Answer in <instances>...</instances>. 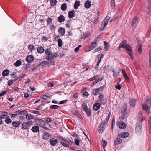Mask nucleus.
Here are the masks:
<instances>
[{"mask_svg": "<svg viewBox=\"0 0 151 151\" xmlns=\"http://www.w3.org/2000/svg\"><path fill=\"white\" fill-rule=\"evenodd\" d=\"M138 17H135L134 18L131 22H132V26H133L138 21Z\"/></svg>", "mask_w": 151, "mask_h": 151, "instance_id": "bb28decb", "label": "nucleus"}, {"mask_svg": "<svg viewBox=\"0 0 151 151\" xmlns=\"http://www.w3.org/2000/svg\"><path fill=\"white\" fill-rule=\"evenodd\" d=\"M129 134L127 132H123L119 134L118 135V137L120 138H126L128 137Z\"/></svg>", "mask_w": 151, "mask_h": 151, "instance_id": "6e6552de", "label": "nucleus"}, {"mask_svg": "<svg viewBox=\"0 0 151 151\" xmlns=\"http://www.w3.org/2000/svg\"><path fill=\"white\" fill-rule=\"evenodd\" d=\"M64 140L68 143L70 145L72 143V142L70 140V139L68 138L65 139H64Z\"/></svg>", "mask_w": 151, "mask_h": 151, "instance_id": "5fc2aeb1", "label": "nucleus"}, {"mask_svg": "<svg viewBox=\"0 0 151 151\" xmlns=\"http://www.w3.org/2000/svg\"><path fill=\"white\" fill-rule=\"evenodd\" d=\"M142 47L141 45H140L139 47L138 50V53L139 54H141L142 52Z\"/></svg>", "mask_w": 151, "mask_h": 151, "instance_id": "13d9d810", "label": "nucleus"}, {"mask_svg": "<svg viewBox=\"0 0 151 151\" xmlns=\"http://www.w3.org/2000/svg\"><path fill=\"white\" fill-rule=\"evenodd\" d=\"M58 32L62 35H64L65 32V29L64 28L61 27L58 29Z\"/></svg>", "mask_w": 151, "mask_h": 151, "instance_id": "6ab92c4d", "label": "nucleus"}, {"mask_svg": "<svg viewBox=\"0 0 151 151\" xmlns=\"http://www.w3.org/2000/svg\"><path fill=\"white\" fill-rule=\"evenodd\" d=\"M97 45V43L96 42H92L91 43V45L88 47L89 49L87 51H89L95 48L96 47Z\"/></svg>", "mask_w": 151, "mask_h": 151, "instance_id": "1a4fd4ad", "label": "nucleus"}, {"mask_svg": "<svg viewBox=\"0 0 151 151\" xmlns=\"http://www.w3.org/2000/svg\"><path fill=\"white\" fill-rule=\"evenodd\" d=\"M50 144L52 146H55L58 142V140L55 138H52L50 140Z\"/></svg>", "mask_w": 151, "mask_h": 151, "instance_id": "4468645a", "label": "nucleus"}, {"mask_svg": "<svg viewBox=\"0 0 151 151\" xmlns=\"http://www.w3.org/2000/svg\"><path fill=\"white\" fill-rule=\"evenodd\" d=\"M59 106L57 105H53L50 106V108L51 109H56L58 108Z\"/></svg>", "mask_w": 151, "mask_h": 151, "instance_id": "09e8293b", "label": "nucleus"}, {"mask_svg": "<svg viewBox=\"0 0 151 151\" xmlns=\"http://www.w3.org/2000/svg\"><path fill=\"white\" fill-rule=\"evenodd\" d=\"M76 117L79 118L80 119H82V117L80 114H78V113L76 112Z\"/></svg>", "mask_w": 151, "mask_h": 151, "instance_id": "680f3d73", "label": "nucleus"}, {"mask_svg": "<svg viewBox=\"0 0 151 151\" xmlns=\"http://www.w3.org/2000/svg\"><path fill=\"white\" fill-rule=\"evenodd\" d=\"M151 106V99L147 96L145 103L142 106V109L144 111L148 110Z\"/></svg>", "mask_w": 151, "mask_h": 151, "instance_id": "f03ea898", "label": "nucleus"}, {"mask_svg": "<svg viewBox=\"0 0 151 151\" xmlns=\"http://www.w3.org/2000/svg\"><path fill=\"white\" fill-rule=\"evenodd\" d=\"M47 24H49L51 23L52 22V19L51 18H48L47 20Z\"/></svg>", "mask_w": 151, "mask_h": 151, "instance_id": "6e6d98bb", "label": "nucleus"}, {"mask_svg": "<svg viewBox=\"0 0 151 151\" xmlns=\"http://www.w3.org/2000/svg\"><path fill=\"white\" fill-rule=\"evenodd\" d=\"M84 111L86 113L87 116H88L89 117L91 115V110L90 109H88L86 110H84Z\"/></svg>", "mask_w": 151, "mask_h": 151, "instance_id": "37998d69", "label": "nucleus"}, {"mask_svg": "<svg viewBox=\"0 0 151 151\" xmlns=\"http://www.w3.org/2000/svg\"><path fill=\"white\" fill-rule=\"evenodd\" d=\"M26 60L27 62L30 63L33 61L34 57L32 55H29L26 57Z\"/></svg>", "mask_w": 151, "mask_h": 151, "instance_id": "dca6fc26", "label": "nucleus"}, {"mask_svg": "<svg viewBox=\"0 0 151 151\" xmlns=\"http://www.w3.org/2000/svg\"><path fill=\"white\" fill-rule=\"evenodd\" d=\"M136 102V100L135 99H131L130 101V106L133 107L134 106Z\"/></svg>", "mask_w": 151, "mask_h": 151, "instance_id": "393cba45", "label": "nucleus"}, {"mask_svg": "<svg viewBox=\"0 0 151 151\" xmlns=\"http://www.w3.org/2000/svg\"><path fill=\"white\" fill-rule=\"evenodd\" d=\"M103 56V55L102 54H100L98 56V61L101 62Z\"/></svg>", "mask_w": 151, "mask_h": 151, "instance_id": "603ef678", "label": "nucleus"}, {"mask_svg": "<svg viewBox=\"0 0 151 151\" xmlns=\"http://www.w3.org/2000/svg\"><path fill=\"white\" fill-rule=\"evenodd\" d=\"M81 137L80 136H78L76 134V145L79 146L80 144H81L82 141L81 139Z\"/></svg>", "mask_w": 151, "mask_h": 151, "instance_id": "ddd939ff", "label": "nucleus"}, {"mask_svg": "<svg viewBox=\"0 0 151 151\" xmlns=\"http://www.w3.org/2000/svg\"><path fill=\"white\" fill-rule=\"evenodd\" d=\"M81 35V38H86L89 37L90 34L88 32H85Z\"/></svg>", "mask_w": 151, "mask_h": 151, "instance_id": "412c9836", "label": "nucleus"}, {"mask_svg": "<svg viewBox=\"0 0 151 151\" xmlns=\"http://www.w3.org/2000/svg\"><path fill=\"white\" fill-rule=\"evenodd\" d=\"M60 143L61 144H62L63 146L64 147H67L69 146V145L68 144L66 143H65L63 142H60Z\"/></svg>", "mask_w": 151, "mask_h": 151, "instance_id": "bf43d9fd", "label": "nucleus"}, {"mask_svg": "<svg viewBox=\"0 0 151 151\" xmlns=\"http://www.w3.org/2000/svg\"><path fill=\"white\" fill-rule=\"evenodd\" d=\"M103 89V88H97V89H95L93 91V94L95 95H98V94L99 93V91L100 90H102Z\"/></svg>", "mask_w": 151, "mask_h": 151, "instance_id": "cd10ccee", "label": "nucleus"}, {"mask_svg": "<svg viewBox=\"0 0 151 151\" xmlns=\"http://www.w3.org/2000/svg\"><path fill=\"white\" fill-rule=\"evenodd\" d=\"M119 127L121 129H124L126 126L125 123L122 122H118L116 123Z\"/></svg>", "mask_w": 151, "mask_h": 151, "instance_id": "9b49d317", "label": "nucleus"}, {"mask_svg": "<svg viewBox=\"0 0 151 151\" xmlns=\"http://www.w3.org/2000/svg\"><path fill=\"white\" fill-rule=\"evenodd\" d=\"M50 30L52 31H53L55 30V27L53 25H50Z\"/></svg>", "mask_w": 151, "mask_h": 151, "instance_id": "3c124183", "label": "nucleus"}, {"mask_svg": "<svg viewBox=\"0 0 151 151\" xmlns=\"http://www.w3.org/2000/svg\"><path fill=\"white\" fill-rule=\"evenodd\" d=\"M21 64L22 62L21 61L18 60L15 63L14 65L16 67H18L21 65Z\"/></svg>", "mask_w": 151, "mask_h": 151, "instance_id": "58836bf2", "label": "nucleus"}, {"mask_svg": "<svg viewBox=\"0 0 151 151\" xmlns=\"http://www.w3.org/2000/svg\"><path fill=\"white\" fill-rule=\"evenodd\" d=\"M97 101L100 103L101 104H104L105 103L104 96L102 94H100L98 97Z\"/></svg>", "mask_w": 151, "mask_h": 151, "instance_id": "0eeeda50", "label": "nucleus"}, {"mask_svg": "<svg viewBox=\"0 0 151 151\" xmlns=\"http://www.w3.org/2000/svg\"><path fill=\"white\" fill-rule=\"evenodd\" d=\"M36 124L40 127H45V122L43 120L40 119H36L35 120Z\"/></svg>", "mask_w": 151, "mask_h": 151, "instance_id": "20e7f679", "label": "nucleus"}, {"mask_svg": "<svg viewBox=\"0 0 151 151\" xmlns=\"http://www.w3.org/2000/svg\"><path fill=\"white\" fill-rule=\"evenodd\" d=\"M126 41L125 40L122 41L118 47V49H120L121 48H125V44H127L126 43Z\"/></svg>", "mask_w": 151, "mask_h": 151, "instance_id": "a878e982", "label": "nucleus"}, {"mask_svg": "<svg viewBox=\"0 0 151 151\" xmlns=\"http://www.w3.org/2000/svg\"><path fill=\"white\" fill-rule=\"evenodd\" d=\"M107 23L104 20L101 22V26L99 28V30L102 31L104 30V28L106 27Z\"/></svg>", "mask_w": 151, "mask_h": 151, "instance_id": "f8f14e48", "label": "nucleus"}, {"mask_svg": "<svg viewBox=\"0 0 151 151\" xmlns=\"http://www.w3.org/2000/svg\"><path fill=\"white\" fill-rule=\"evenodd\" d=\"M98 77V76H97V75L95 76L92 77L91 78L89 79V81H92L94 80L96 78H97Z\"/></svg>", "mask_w": 151, "mask_h": 151, "instance_id": "4d7b16f0", "label": "nucleus"}, {"mask_svg": "<svg viewBox=\"0 0 151 151\" xmlns=\"http://www.w3.org/2000/svg\"><path fill=\"white\" fill-rule=\"evenodd\" d=\"M28 49L30 51H32L35 49V46L33 45H30L28 46Z\"/></svg>", "mask_w": 151, "mask_h": 151, "instance_id": "4c0bfd02", "label": "nucleus"}, {"mask_svg": "<svg viewBox=\"0 0 151 151\" xmlns=\"http://www.w3.org/2000/svg\"><path fill=\"white\" fill-rule=\"evenodd\" d=\"M26 118L27 120H30L33 118L31 114H28L27 113Z\"/></svg>", "mask_w": 151, "mask_h": 151, "instance_id": "a18cd8bd", "label": "nucleus"}, {"mask_svg": "<svg viewBox=\"0 0 151 151\" xmlns=\"http://www.w3.org/2000/svg\"><path fill=\"white\" fill-rule=\"evenodd\" d=\"M13 80H10L8 83V85L9 86H10L13 83Z\"/></svg>", "mask_w": 151, "mask_h": 151, "instance_id": "774afa93", "label": "nucleus"}, {"mask_svg": "<svg viewBox=\"0 0 151 151\" xmlns=\"http://www.w3.org/2000/svg\"><path fill=\"white\" fill-rule=\"evenodd\" d=\"M107 123H104V121L102 122L99 125V129L98 131L99 133H102L105 129V126Z\"/></svg>", "mask_w": 151, "mask_h": 151, "instance_id": "423d86ee", "label": "nucleus"}, {"mask_svg": "<svg viewBox=\"0 0 151 151\" xmlns=\"http://www.w3.org/2000/svg\"><path fill=\"white\" fill-rule=\"evenodd\" d=\"M37 52L40 54H42L45 51V50L42 46H40L38 47L37 48Z\"/></svg>", "mask_w": 151, "mask_h": 151, "instance_id": "f3484780", "label": "nucleus"}, {"mask_svg": "<svg viewBox=\"0 0 151 151\" xmlns=\"http://www.w3.org/2000/svg\"><path fill=\"white\" fill-rule=\"evenodd\" d=\"M25 81L24 82V83H26L29 82L30 81V79L29 78H27L26 79H25Z\"/></svg>", "mask_w": 151, "mask_h": 151, "instance_id": "0e129e2a", "label": "nucleus"}, {"mask_svg": "<svg viewBox=\"0 0 151 151\" xmlns=\"http://www.w3.org/2000/svg\"><path fill=\"white\" fill-rule=\"evenodd\" d=\"M91 5V2L89 1H86L85 4V7L87 8H89Z\"/></svg>", "mask_w": 151, "mask_h": 151, "instance_id": "c756f323", "label": "nucleus"}, {"mask_svg": "<svg viewBox=\"0 0 151 151\" xmlns=\"http://www.w3.org/2000/svg\"><path fill=\"white\" fill-rule=\"evenodd\" d=\"M104 44L105 45L104 48L105 49V50L106 51L108 49L109 46L108 45V43H107L106 42L104 41Z\"/></svg>", "mask_w": 151, "mask_h": 151, "instance_id": "79ce46f5", "label": "nucleus"}, {"mask_svg": "<svg viewBox=\"0 0 151 151\" xmlns=\"http://www.w3.org/2000/svg\"><path fill=\"white\" fill-rule=\"evenodd\" d=\"M112 71L113 73L114 77L116 78L118 76L119 73V70L118 68L112 69Z\"/></svg>", "mask_w": 151, "mask_h": 151, "instance_id": "9d476101", "label": "nucleus"}, {"mask_svg": "<svg viewBox=\"0 0 151 151\" xmlns=\"http://www.w3.org/2000/svg\"><path fill=\"white\" fill-rule=\"evenodd\" d=\"M58 46L59 47H61L63 45V42L61 39H59L58 41Z\"/></svg>", "mask_w": 151, "mask_h": 151, "instance_id": "ea45409f", "label": "nucleus"}, {"mask_svg": "<svg viewBox=\"0 0 151 151\" xmlns=\"http://www.w3.org/2000/svg\"><path fill=\"white\" fill-rule=\"evenodd\" d=\"M111 4L112 6H114L115 5V0H111Z\"/></svg>", "mask_w": 151, "mask_h": 151, "instance_id": "338daca9", "label": "nucleus"}, {"mask_svg": "<svg viewBox=\"0 0 151 151\" xmlns=\"http://www.w3.org/2000/svg\"><path fill=\"white\" fill-rule=\"evenodd\" d=\"M68 101V100H65L60 101L59 103V104H61L66 103Z\"/></svg>", "mask_w": 151, "mask_h": 151, "instance_id": "864d4df0", "label": "nucleus"}, {"mask_svg": "<svg viewBox=\"0 0 151 151\" xmlns=\"http://www.w3.org/2000/svg\"><path fill=\"white\" fill-rule=\"evenodd\" d=\"M45 59L47 60H52L55 58L58 55V54L53 51L50 48H48L45 50ZM48 63L50 65H54V62L52 60L51 61H49Z\"/></svg>", "mask_w": 151, "mask_h": 151, "instance_id": "f257e3e1", "label": "nucleus"}, {"mask_svg": "<svg viewBox=\"0 0 151 151\" xmlns=\"http://www.w3.org/2000/svg\"><path fill=\"white\" fill-rule=\"evenodd\" d=\"M101 107V105L100 103H97L94 104L93 106V108L94 110L97 111L99 110Z\"/></svg>", "mask_w": 151, "mask_h": 151, "instance_id": "2eb2a0df", "label": "nucleus"}, {"mask_svg": "<svg viewBox=\"0 0 151 151\" xmlns=\"http://www.w3.org/2000/svg\"><path fill=\"white\" fill-rule=\"evenodd\" d=\"M122 142V140L120 137H117L114 141V145H117L120 144Z\"/></svg>", "mask_w": 151, "mask_h": 151, "instance_id": "7c9ffc66", "label": "nucleus"}, {"mask_svg": "<svg viewBox=\"0 0 151 151\" xmlns=\"http://www.w3.org/2000/svg\"><path fill=\"white\" fill-rule=\"evenodd\" d=\"M111 115V113L110 112H109L108 116L105 119L104 121V122L105 124L107 123L108 122L109 120V118H110Z\"/></svg>", "mask_w": 151, "mask_h": 151, "instance_id": "f704fd0d", "label": "nucleus"}, {"mask_svg": "<svg viewBox=\"0 0 151 151\" xmlns=\"http://www.w3.org/2000/svg\"><path fill=\"white\" fill-rule=\"evenodd\" d=\"M47 64V62L46 61H44L39 64L38 66L40 67H44Z\"/></svg>", "mask_w": 151, "mask_h": 151, "instance_id": "c9c22d12", "label": "nucleus"}, {"mask_svg": "<svg viewBox=\"0 0 151 151\" xmlns=\"http://www.w3.org/2000/svg\"><path fill=\"white\" fill-rule=\"evenodd\" d=\"M12 125L13 127H17L20 125L21 123L19 121H14L12 122Z\"/></svg>", "mask_w": 151, "mask_h": 151, "instance_id": "a211bd4d", "label": "nucleus"}, {"mask_svg": "<svg viewBox=\"0 0 151 151\" xmlns=\"http://www.w3.org/2000/svg\"><path fill=\"white\" fill-rule=\"evenodd\" d=\"M57 1V0H50V3L51 6H54L56 5Z\"/></svg>", "mask_w": 151, "mask_h": 151, "instance_id": "e433bc0d", "label": "nucleus"}, {"mask_svg": "<svg viewBox=\"0 0 151 151\" xmlns=\"http://www.w3.org/2000/svg\"><path fill=\"white\" fill-rule=\"evenodd\" d=\"M5 121L6 123L8 124L12 122V120L9 117L6 118L5 120Z\"/></svg>", "mask_w": 151, "mask_h": 151, "instance_id": "c03bdc74", "label": "nucleus"}, {"mask_svg": "<svg viewBox=\"0 0 151 151\" xmlns=\"http://www.w3.org/2000/svg\"><path fill=\"white\" fill-rule=\"evenodd\" d=\"M102 146L103 147L104 149L105 150V147L107 145V142L106 141L104 140H103V139H102Z\"/></svg>", "mask_w": 151, "mask_h": 151, "instance_id": "a19ab883", "label": "nucleus"}, {"mask_svg": "<svg viewBox=\"0 0 151 151\" xmlns=\"http://www.w3.org/2000/svg\"><path fill=\"white\" fill-rule=\"evenodd\" d=\"M49 134L47 132H45L43 134V138L45 140L49 138Z\"/></svg>", "mask_w": 151, "mask_h": 151, "instance_id": "2f4dec72", "label": "nucleus"}, {"mask_svg": "<svg viewBox=\"0 0 151 151\" xmlns=\"http://www.w3.org/2000/svg\"><path fill=\"white\" fill-rule=\"evenodd\" d=\"M141 128L142 126L141 125L137 124L135 129L136 132L137 133L140 132H141Z\"/></svg>", "mask_w": 151, "mask_h": 151, "instance_id": "aec40b11", "label": "nucleus"}, {"mask_svg": "<svg viewBox=\"0 0 151 151\" xmlns=\"http://www.w3.org/2000/svg\"><path fill=\"white\" fill-rule=\"evenodd\" d=\"M48 96L47 95H44L42 96V98L46 100L47 99Z\"/></svg>", "mask_w": 151, "mask_h": 151, "instance_id": "69168bd1", "label": "nucleus"}, {"mask_svg": "<svg viewBox=\"0 0 151 151\" xmlns=\"http://www.w3.org/2000/svg\"><path fill=\"white\" fill-rule=\"evenodd\" d=\"M65 19L63 15H61L58 18V21L60 23H62L65 20Z\"/></svg>", "mask_w": 151, "mask_h": 151, "instance_id": "5701e85b", "label": "nucleus"}, {"mask_svg": "<svg viewBox=\"0 0 151 151\" xmlns=\"http://www.w3.org/2000/svg\"><path fill=\"white\" fill-rule=\"evenodd\" d=\"M149 66L151 68V50L150 52L149 53Z\"/></svg>", "mask_w": 151, "mask_h": 151, "instance_id": "de8ad7c7", "label": "nucleus"}, {"mask_svg": "<svg viewBox=\"0 0 151 151\" xmlns=\"http://www.w3.org/2000/svg\"><path fill=\"white\" fill-rule=\"evenodd\" d=\"M31 123L32 122L31 121H28L23 123L22 124V129L25 130H27L29 129Z\"/></svg>", "mask_w": 151, "mask_h": 151, "instance_id": "39448f33", "label": "nucleus"}, {"mask_svg": "<svg viewBox=\"0 0 151 151\" xmlns=\"http://www.w3.org/2000/svg\"><path fill=\"white\" fill-rule=\"evenodd\" d=\"M80 1H76V9H77L78 7L80 5Z\"/></svg>", "mask_w": 151, "mask_h": 151, "instance_id": "052dcab7", "label": "nucleus"}, {"mask_svg": "<svg viewBox=\"0 0 151 151\" xmlns=\"http://www.w3.org/2000/svg\"><path fill=\"white\" fill-rule=\"evenodd\" d=\"M82 106L84 111L88 109L87 107V104L85 103H83L82 104Z\"/></svg>", "mask_w": 151, "mask_h": 151, "instance_id": "8fccbe9b", "label": "nucleus"}, {"mask_svg": "<svg viewBox=\"0 0 151 151\" xmlns=\"http://www.w3.org/2000/svg\"><path fill=\"white\" fill-rule=\"evenodd\" d=\"M31 130L34 132H37L39 131V127L38 126H34L32 127Z\"/></svg>", "mask_w": 151, "mask_h": 151, "instance_id": "b1692460", "label": "nucleus"}, {"mask_svg": "<svg viewBox=\"0 0 151 151\" xmlns=\"http://www.w3.org/2000/svg\"><path fill=\"white\" fill-rule=\"evenodd\" d=\"M110 17L109 16V15H107L106 17L104 19V21L105 22H106L107 23H108L109 21V19H110Z\"/></svg>", "mask_w": 151, "mask_h": 151, "instance_id": "49530a36", "label": "nucleus"}, {"mask_svg": "<svg viewBox=\"0 0 151 151\" xmlns=\"http://www.w3.org/2000/svg\"><path fill=\"white\" fill-rule=\"evenodd\" d=\"M100 38H101L100 36L99 35L97 36L95 38V40L96 41H98L99 40Z\"/></svg>", "mask_w": 151, "mask_h": 151, "instance_id": "e2e57ef3", "label": "nucleus"}, {"mask_svg": "<svg viewBox=\"0 0 151 151\" xmlns=\"http://www.w3.org/2000/svg\"><path fill=\"white\" fill-rule=\"evenodd\" d=\"M61 9L63 11H65L67 9V5L66 3L63 4L61 7Z\"/></svg>", "mask_w": 151, "mask_h": 151, "instance_id": "473e14b6", "label": "nucleus"}, {"mask_svg": "<svg viewBox=\"0 0 151 151\" xmlns=\"http://www.w3.org/2000/svg\"><path fill=\"white\" fill-rule=\"evenodd\" d=\"M9 71L8 70L6 69L3 71L2 72V75L3 76H6L8 75Z\"/></svg>", "mask_w": 151, "mask_h": 151, "instance_id": "72a5a7b5", "label": "nucleus"}, {"mask_svg": "<svg viewBox=\"0 0 151 151\" xmlns=\"http://www.w3.org/2000/svg\"><path fill=\"white\" fill-rule=\"evenodd\" d=\"M122 71L124 78L127 82H128L129 81V80L127 75L126 74L125 70L123 69H122Z\"/></svg>", "mask_w": 151, "mask_h": 151, "instance_id": "4be33fe9", "label": "nucleus"}, {"mask_svg": "<svg viewBox=\"0 0 151 151\" xmlns=\"http://www.w3.org/2000/svg\"><path fill=\"white\" fill-rule=\"evenodd\" d=\"M127 50V51L128 54L130 57L131 58L133 59V57L132 54V48L128 44H125V47Z\"/></svg>", "mask_w": 151, "mask_h": 151, "instance_id": "7ed1b4c3", "label": "nucleus"}, {"mask_svg": "<svg viewBox=\"0 0 151 151\" xmlns=\"http://www.w3.org/2000/svg\"><path fill=\"white\" fill-rule=\"evenodd\" d=\"M75 16V11L72 10L70 11L68 13V17L70 18L73 17Z\"/></svg>", "mask_w": 151, "mask_h": 151, "instance_id": "c85d7f7f", "label": "nucleus"}]
</instances>
